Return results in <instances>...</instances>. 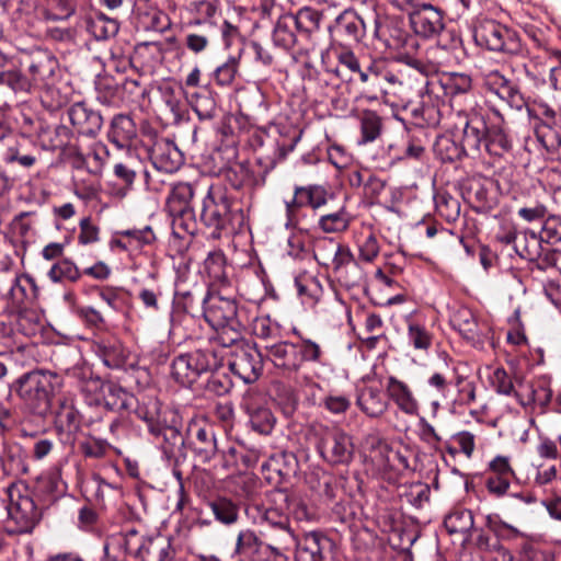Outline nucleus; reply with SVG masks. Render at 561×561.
<instances>
[{"mask_svg": "<svg viewBox=\"0 0 561 561\" xmlns=\"http://www.w3.org/2000/svg\"><path fill=\"white\" fill-rule=\"evenodd\" d=\"M328 195L322 185L295 186L293 198L286 202V228H297L307 217L306 208L314 211L324 206Z\"/></svg>", "mask_w": 561, "mask_h": 561, "instance_id": "9d476101", "label": "nucleus"}, {"mask_svg": "<svg viewBox=\"0 0 561 561\" xmlns=\"http://www.w3.org/2000/svg\"><path fill=\"white\" fill-rule=\"evenodd\" d=\"M261 456L262 450L260 448L240 444L239 447H229L221 454V467L227 471L242 472L254 468Z\"/></svg>", "mask_w": 561, "mask_h": 561, "instance_id": "473e14b6", "label": "nucleus"}, {"mask_svg": "<svg viewBox=\"0 0 561 561\" xmlns=\"http://www.w3.org/2000/svg\"><path fill=\"white\" fill-rule=\"evenodd\" d=\"M247 414L252 431L265 436L272 434L276 425V417L270 408L260 404H248Z\"/></svg>", "mask_w": 561, "mask_h": 561, "instance_id": "603ef678", "label": "nucleus"}, {"mask_svg": "<svg viewBox=\"0 0 561 561\" xmlns=\"http://www.w3.org/2000/svg\"><path fill=\"white\" fill-rule=\"evenodd\" d=\"M298 35L293 13L278 14L272 33L274 45L286 51L296 46L302 47L305 44Z\"/></svg>", "mask_w": 561, "mask_h": 561, "instance_id": "c9c22d12", "label": "nucleus"}, {"mask_svg": "<svg viewBox=\"0 0 561 561\" xmlns=\"http://www.w3.org/2000/svg\"><path fill=\"white\" fill-rule=\"evenodd\" d=\"M102 403L111 412H130L136 403V398L122 386L107 381Z\"/></svg>", "mask_w": 561, "mask_h": 561, "instance_id": "49530a36", "label": "nucleus"}, {"mask_svg": "<svg viewBox=\"0 0 561 561\" xmlns=\"http://www.w3.org/2000/svg\"><path fill=\"white\" fill-rule=\"evenodd\" d=\"M515 250L522 259L528 260L534 265L531 271L537 270L545 272L550 267L559 268L561 265L553 249L540 252L538 249H530V247L526 244L522 250H519L518 245H515Z\"/></svg>", "mask_w": 561, "mask_h": 561, "instance_id": "5fc2aeb1", "label": "nucleus"}, {"mask_svg": "<svg viewBox=\"0 0 561 561\" xmlns=\"http://www.w3.org/2000/svg\"><path fill=\"white\" fill-rule=\"evenodd\" d=\"M335 548L332 539L321 533L312 531L297 541L295 561H333Z\"/></svg>", "mask_w": 561, "mask_h": 561, "instance_id": "6ab92c4d", "label": "nucleus"}, {"mask_svg": "<svg viewBox=\"0 0 561 561\" xmlns=\"http://www.w3.org/2000/svg\"><path fill=\"white\" fill-rule=\"evenodd\" d=\"M351 252L347 245L337 242L333 238H318L313 243L314 260L321 266H332V270L340 263L342 254Z\"/></svg>", "mask_w": 561, "mask_h": 561, "instance_id": "ea45409f", "label": "nucleus"}, {"mask_svg": "<svg viewBox=\"0 0 561 561\" xmlns=\"http://www.w3.org/2000/svg\"><path fill=\"white\" fill-rule=\"evenodd\" d=\"M100 422H102L101 416L84 419L72 400H59L58 408L55 412V424L60 432H65L68 435H76L80 432L82 425L95 432L98 431L96 425Z\"/></svg>", "mask_w": 561, "mask_h": 561, "instance_id": "412c9836", "label": "nucleus"}, {"mask_svg": "<svg viewBox=\"0 0 561 561\" xmlns=\"http://www.w3.org/2000/svg\"><path fill=\"white\" fill-rule=\"evenodd\" d=\"M227 289L206 291L202 299L205 321L218 332V340L225 347L242 340L248 323L247 308L239 306L236 298L225 294Z\"/></svg>", "mask_w": 561, "mask_h": 561, "instance_id": "f257e3e1", "label": "nucleus"}, {"mask_svg": "<svg viewBox=\"0 0 561 561\" xmlns=\"http://www.w3.org/2000/svg\"><path fill=\"white\" fill-rule=\"evenodd\" d=\"M439 85V90L453 102L457 98L471 94L473 91V81L470 75L463 72H449L440 80L434 81Z\"/></svg>", "mask_w": 561, "mask_h": 561, "instance_id": "a18cd8bd", "label": "nucleus"}, {"mask_svg": "<svg viewBox=\"0 0 561 561\" xmlns=\"http://www.w3.org/2000/svg\"><path fill=\"white\" fill-rule=\"evenodd\" d=\"M360 142L369 144L378 139L383 130L382 117L375 111L365 110L359 117Z\"/></svg>", "mask_w": 561, "mask_h": 561, "instance_id": "680f3d73", "label": "nucleus"}, {"mask_svg": "<svg viewBox=\"0 0 561 561\" xmlns=\"http://www.w3.org/2000/svg\"><path fill=\"white\" fill-rule=\"evenodd\" d=\"M135 558L141 561H181L170 538L161 535L145 539L138 534Z\"/></svg>", "mask_w": 561, "mask_h": 561, "instance_id": "5701e85b", "label": "nucleus"}, {"mask_svg": "<svg viewBox=\"0 0 561 561\" xmlns=\"http://www.w3.org/2000/svg\"><path fill=\"white\" fill-rule=\"evenodd\" d=\"M439 85L425 79L424 87L420 90V103L411 110L414 118L430 127L439 125L443 114L440 105L444 101L439 96Z\"/></svg>", "mask_w": 561, "mask_h": 561, "instance_id": "f3484780", "label": "nucleus"}, {"mask_svg": "<svg viewBox=\"0 0 561 561\" xmlns=\"http://www.w3.org/2000/svg\"><path fill=\"white\" fill-rule=\"evenodd\" d=\"M186 448L203 463H208L217 454V439L211 427L190 425L186 433Z\"/></svg>", "mask_w": 561, "mask_h": 561, "instance_id": "b1692460", "label": "nucleus"}, {"mask_svg": "<svg viewBox=\"0 0 561 561\" xmlns=\"http://www.w3.org/2000/svg\"><path fill=\"white\" fill-rule=\"evenodd\" d=\"M462 195L477 214L486 215L497 206V197L492 190V184L481 180L470 181Z\"/></svg>", "mask_w": 561, "mask_h": 561, "instance_id": "2f4dec72", "label": "nucleus"}, {"mask_svg": "<svg viewBox=\"0 0 561 561\" xmlns=\"http://www.w3.org/2000/svg\"><path fill=\"white\" fill-rule=\"evenodd\" d=\"M150 436L165 459L186 460V437L180 431L175 416L168 419L159 426V433L152 432Z\"/></svg>", "mask_w": 561, "mask_h": 561, "instance_id": "dca6fc26", "label": "nucleus"}, {"mask_svg": "<svg viewBox=\"0 0 561 561\" xmlns=\"http://www.w3.org/2000/svg\"><path fill=\"white\" fill-rule=\"evenodd\" d=\"M220 359L213 348H197L175 356L171 376L182 387L191 388L203 375L218 369Z\"/></svg>", "mask_w": 561, "mask_h": 561, "instance_id": "423d86ee", "label": "nucleus"}, {"mask_svg": "<svg viewBox=\"0 0 561 561\" xmlns=\"http://www.w3.org/2000/svg\"><path fill=\"white\" fill-rule=\"evenodd\" d=\"M473 39L480 47L508 56L526 50L518 32L495 20L480 22L473 30Z\"/></svg>", "mask_w": 561, "mask_h": 561, "instance_id": "0eeeda50", "label": "nucleus"}, {"mask_svg": "<svg viewBox=\"0 0 561 561\" xmlns=\"http://www.w3.org/2000/svg\"><path fill=\"white\" fill-rule=\"evenodd\" d=\"M37 290L34 279L26 275L15 276L9 290L11 306L19 313V330L23 331L24 334H30V332L24 331L23 322L27 320L24 309L34 302L37 297Z\"/></svg>", "mask_w": 561, "mask_h": 561, "instance_id": "4be33fe9", "label": "nucleus"}, {"mask_svg": "<svg viewBox=\"0 0 561 561\" xmlns=\"http://www.w3.org/2000/svg\"><path fill=\"white\" fill-rule=\"evenodd\" d=\"M57 67V59L48 54L41 53L32 56L27 73L32 89L49 87Z\"/></svg>", "mask_w": 561, "mask_h": 561, "instance_id": "f704fd0d", "label": "nucleus"}, {"mask_svg": "<svg viewBox=\"0 0 561 561\" xmlns=\"http://www.w3.org/2000/svg\"><path fill=\"white\" fill-rule=\"evenodd\" d=\"M85 28L95 39L105 41L117 34L119 23L116 19L96 11L85 19Z\"/></svg>", "mask_w": 561, "mask_h": 561, "instance_id": "3c124183", "label": "nucleus"}, {"mask_svg": "<svg viewBox=\"0 0 561 561\" xmlns=\"http://www.w3.org/2000/svg\"><path fill=\"white\" fill-rule=\"evenodd\" d=\"M194 196V187L190 183L174 185L167 198L165 209L168 213H179L182 208L191 207Z\"/></svg>", "mask_w": 561, "mask_h": 561, "instance_id": "338daca9", "label": "nucleus"}, {"mask_svg": "<svg viewBox=\"0 0 561 561\" xmlns=\"http://www.w3.org/2000/svg\"><path fill=\"white\" fill-rule=\"evenodd\" d=\"M137 543L138 531L135 529L108 536L103 546V561H127L129 556L136 557Z\"/></svg>", "mask_w": 561, "mask_h": 561, "instance_id": "c85d7f7f", "label": "nucleus"}, {"mask_svg": "<svg viewBox=\"0 0 561 561\" xmlns=\"http://www.w3.org/2000/svg\"><path fill=\"white\" fill-rule=\"evenodd\" d=\"M314 447L321 458L332 466L348 465L354 458L352 436L339 427L319 425L312 428Z\"/></svg>", "mask_w": 561, "mask_h": 561, "instance_id": "6e6552de", "label": "nucleus"}, {"mask_svg": "<svg viewBox=\"0 0 561 561\" xmlns=\"http://www.w3.org/2000/svg\"><path fill=\"white\" fill-rule=\"evenodd\" d=\"M225 178L234 190H241L245 186L255 188L265 184L266 172L256 173L249 164L236 163L226 169Z\"/></svg>", "mask_w": 561, "mask_h": 561, "instance_id": "a19ab883", "label": "nucleus"}, {"mask_svg": "<svg viewBox=\"0 0 561 561\" xmlns=\"http://www.w3.org/2000/svg\"><path fill=\"white\" fill-rule=\"evenodd\" d=\"M356 403L360 411L371 419L381 417L389 408V402L377 387H364L358 396Z\"/></svg>", "mask_w": 561, "mask_h": 561, "instance_id": "c03bdc74", "label": "nucleus"}, {"mask_svg": "<svg viewBox=\"0 0 561 561\" xmlns=\"http://www.w3.org/2000/svg\"><path fill=\"white\" fill-rule=\"evenodd\" d=\"M297 342L280 341L264 347L265 358L282 370L284 376H290L299 371L304 363H321L323 351L321 346L306 337L300 331L294 329Z\"/></svg>", "mask_w": 561, "mask_h": 561, "instance_id": "7ed1b4c3", "label": "nucleus"}, {"mask_svg": "<svg viewBox=\"0 0 561 561\" xmlns=\"http://www.w3.org/2000/svg\"><path fill=\"white\" fill-rule=\"evenodd\" d=\"M293 15L298 36L301 37L305 45L310 43L321 28L324 19L323 11L312 7H302Z\"/></svg>", "mask_w": 561, "mask_h": 561, "instance_id": "58836bf2", "label": "nucleus"}, {"mask_svg": "<svg viewBox=\"0 0 561 561\" xmlns=\"http://www.w3.org/2000/svg\"><path fill=\"white\" fill-rule=\"evenodd\" d=\"M57 375L49 371L33 370L23 374L12 382L5 381L9 392H16L32 413L46 416L51 409L54 380Z\"/></svg>", "mask_w": 561, "mask_h": 561, "instance_id": "20e7f679", "label": "nucleus"}, {"mask_svg": "<svg viewBox=\"0 0 561 561\" xmlns=\"http://www.w3.org/2000/svg\"><path fill=\"white\" fill-rule=\"evenodd\" d=\"M205 296L202 286L194 285L192 288H181L176 286L173 300L170 322L172 327L182 321V317L190 314L196 316L202 306V299Z\"/></svg>", "mask_w": 561, "mask_h": 561, "instance_id": "a878e982", "label": "nucleus"}, {"mask_svg": "<svg viewBox=\"0 0 561 561\" xmlns=\"http://www.w3.org/2000/svg\"><path fill=\"white\" fill-rule=\"evenodd\" d=\"M474 525L473 514L465 507H454L444 518L448 534H467Z\"/></svg>", "mask_w": 561, "mask_h": 561, "instance_id": "bf43d9fd", "label": "nucleus"}, {"mask_svg": "<svg viewBox=\"0 0 561 561\" xmlns=\"http://www.w3.org/2000/svg\"><path fill=\"white\" fill-rule=\"evenodd\" d=\"M0 85H5L15 93H30L33 90L27 73L15 68L12 60L10 66L0 71Z\"/></svg>", "mask_w": 561, "mask_h": 561, "instance_id": "0e129e2a", "label": "nucleus"}, {"mask_svg": "<svg viewBox=\"0 0 561 561\" xmlns=\"http://www.w3.org/2000/svg\"><path fill=\"white\" fill-rule=\"evenodd\" d=\"M230 270L221 250L209 252L203 264V271L209 279L206 291L228 289L231 286Z\"/></svg>", "mask_w": 561, "mask_h": 561, "instance_id": "c756f323", "label": "nucleus"}, {"mask_svg": "<svg viewBox=\"0 0 561 561\" xmlns=\"http://www.w3.org/2000/svg\"><path fill=\"white\" fill-rule=\"evenodd\" d=\"M191 103L192 108L201 121L214 119L220 113L216 99L209 91L195 93Z\"/></svg>", "mask_w": 561, "mask_h": 561, "instance_id": "774afa93", "label": "nucleus"}, {"mask_svg": "<svg viewBox=\"0 0 561 561\" xmlns=\"http://www.w3.org/2000/svg\"><path fill=\"white\" fill-rule=\"evenodd\" d=\"M328 31L335 41L347 46L357 45L366 35V21L357 11L346 9L328 26Z\"/></svg>", "mask_w": 561, "mask_h": 561, "instance_id": "ddd939ff", "label": "nucleus"}, {"mask_svg": "<svg viewBox=\"0 0 561 561\" xmlns=\"http://www.w3.org/2000/svg\"><path fill=\"white\" fill-rule=\"evenodd\" d=\"M339 283L347 289L358 287L364 279V273L353 253L342 254L340 263L333 268Z\"/></svg>", "mask_w": 561, "mask_h": 561, "instance_id": "09e8293b", "label": "nucleus"}, {"mask_svg": "<svg viewBox=\"0 0 561 561\" xmlns=\"http://www.w3.org/2000/svg\"><path fill=\"white\" fill-rule=\"evenodd\" d=\"M535 136L547 152L556 153L561 159V125L550 122L536 123Z\"/></svg>", "mask_w": 561, "mask_h": 561, "instance_id": "864d4df0", "label": "nucleus"}, {"mask_svg": "<svg viewBox=\"0 0 561 561\" xmlns=\"http://www.w3.org/2000/svg\"><path fill=\"white\" fill-rule=\"evenodd\" d=\"M410 26L415 37L434 39L445 24V12L431 3H422L410 12Z\"/></svg>", "mask_w": 561, "mask_h": 561, "instance_id": "2eb2a0df", "label": "nucleus"}, {"mask_svg": "<svg viewBox=\"0 0 561 561\" xmlns=\"http://www.w3.org/2000/svg\"><path fill=\"white\" fill-rule=\"evenodd\" d=\"M283 497V504L277 506H264L260 504L254 505V510L257 512L262 523H265L271 528L283 533L285 541L295 542V534L290 527V518L288 513L287 496L280 494Z\"/></svg>", "mask_w": 561, "mask_h": 561, "instance_id": "cd10ccee", "label": "nucleus"}, {"mask_svg": "<svg viewBox=\"0 0 561 561\" xmlns=\"http://www.w3.org/2000/svg\"><path fill=\"white\" fill-rule=\"evenodd\" d=\"M134 410L137 419L146 424L149 435L152 432L159 433V426L169 417V413L162 409V403L156 397H144L141 401L136 400Z\"/></svg>", "mask_w": 561, "mask_h": 561, "instance_id": "e433bc0d", "label": "nucleus"}, {"mask_svg": "<svg viewBox=\"0 0 561 561\" xmlns=\"http://www.w3.org/2000/svg\"><path fill=\"white\" fill-rule=\"evenodd\" d=\"M1 461L4 472L8 474L20 476L28 472V465L20 444L7 446Z\"/></svg>", "mask_w": 561, "mask_h": 561, "instance_id": "13d9d810", "label": "nucleus"}, {"mask_svg": "<svg viewBox=\"0 0 561 561\" xmlns=\"http://www.w3.org/2000/svg\"><path fill=\"white\" fill-rule=\"evenodd\" d=\"M263 357L265 353L255 347H241L232 354L229 369L244 383H253L263 373Z\"/></svg>", "mask_w": 561, "mask_h": 561, "instance_id": "aec40b11", "label": "nucleus"}, {"mask_svg": "<svg viewBox=\"0 0 561 561\" xmlns=\"http://www.w3.org/2000/svg\"><path fill=\"white\" fill-rule=\"evenodd\" d=\"M73 131L64 124L49 125L46 121L38 126L37 142L43 150H60L65 157L73 158L77 167L85 162L79 146L72 142Z\"/></svg>", "mask_w": 561, "mask_h": 561, "instance_id": "9b49d317", "label": "nucleus"}, {"mask_svg": "<svg viewBox=\"0 0 561 561\" xmlns=\"http://www.w3.org/2000/svg\"><path fill=\"white\" fill-rule=\"evenodd\" d=\"M266 549V543L252 529H242L237 536L232 557L238 558L237 561H261V550Z\"/></svg>", "mask_w": 561, "mask_h": 561, "instance_id": "37998d69", "label": "nucleus"}, {"mask_svg": "<svg viewBox=\"0 0 561 561\" xmlns=\"http://www.w3.org/2000/svg\"><path fill=\"white\" fill-rule=\"evenodd\" d=\"M488 136H485L484 148L490 154L503 156L512 149V140L503 127L502 116L491 115L488 126Z\"/></svg>", "mask_w": 561, "mask_h": 561, "instance_id": "79ce46f5", "label": "nucleus"}, {"mask_svg": "<svg viewBox=\"0 0 561 561\" xmlns=\"http://www.w3.org/2000/svg\"><path fill=\"white\" fill-rule=\"evenodd\" d=\"M107 138L118 149H130L137 141V126L126 114H116L111 121Z\"/></svg>", "mask_w": 561, "mask_h": 561, "instance_id": "72a5a7b5", "label": "nucleus"}, {"mask_svg": "<svg viewBox=\"0 0 561 561\" xmlns=\"http://www.w3.org/2000/svg\"><path fill=\"white\" fill-rule=\"evenodd\" d=\"M5 149L1 152V160L5 164H19L23 169H32L39 160L41 152H27L14 137L5 142Z\"/></svg>", "mask_w": 561, "mask_h": 561, "instance_id": "8fccbe9b", "label": "nucleus"}, {"mask_svg": "<svg viewBox=\"0 0 561 561\" xmlns=\"http://www.w3.org/2000/svg\"><path fill=\"white\" fill-rule=\"evenodd\" d=\"M450 325L470 344L483 343L477 318L468 307H460L454 311L450 317Z\"/></svg>", "mask_w": 561, "mask_h": 561, "instance_id": "4c0bfd02", "label": "nucleus"}, {"mask_svg": "<svg viewBox=\"0 0 561 561\" xmlns=\"http://www.w3.org/2000/svg\"><path fill=\"white\" fill-rule=\"evenodd\" d=\"M490 547V545L488 546ZM493 561H538L539 550L526 536L522 538L515 552L505 546L491 545Z\"/></svg>", "mask_w": 561, "mask_h": 561, "instance_id": "de8ad7c7", "label": "nucleus"}, {"mask_svg": "<svg viewBox=\"0 0 561 561\" xmlns=\"http://www.w3.org/2000/svg\"><path fill=\"white\" fill-rule=\"evenodd\" d=\"M47 276L53 283H77L82 273L70 259L64 257L51 265Z\"/></svg>", "mask_w": 561, "mask_h": 561, "instance_id": "69168bd1", "label": "nucleus"}, {"mask_svg": "<svg viewBox=\"0 0 561 561\" xmlns=\"http://www.w3.org/2000/svg\"><path fill=\"white\" fill-rule=\"evenodd\" d=\"M374 37L392 51L416 53L420 48L419 39L407 28L404 20L398 16L375 15Z\"/></svg>", "mask_w": 561, "mask_h": 561, "instance_id": "1a4fd4ad", "label": "nucleus"}, {"mask_svg": "<svg viewBox=\"0 0 561 561\" xmlns=\"http://www.w3.org/2000/svg\"><path fill=\"white\" fill-rule=\"evenodd\" d=\"M485 527L489 533H481L478 535L476 543L479 550L489 553L493 558L491 546H504V542L514 541L524 538L525 534L516 527L504 522L500 515L490 514L485 517Z\"/></svg>", "mask_w": 561, "mask_h": 561, "instance_id": "4468645a", "label": "nucleus"}, {"mask_svg": "<svg viewBox=\"0 0 561 561\" xmlns=\"http://www.w3.org/2000/svg\"><path fill=\"white\" fill-rule=\"evenodd\" d=\"M245 222L243 209L222 185H210L199 209V224L210 230L213 239L241 230Z\"/></svg>", "mask_w": 561, "mask_h": 561, "instance_id": "f03ea898", "label": "nucleus"}, {"mask_svg": "<svg viewBox=\"0 0 561 561\" xmlns=\"http://www.w3.org/2000/svg\"><path fill=\"white\" fill-rule=\"evenodd\" d=\"M215 519L225 526L234 525L239 520L240 506L231 499L217 497L209 502Z\"/></svg>", "mask_w": 561, "mask_h": 561, "instance_id": "052dcab7", "label": "nucleus"}, {"mask_svg": "<svg viewBox=\"0 0 561 561\" xmlns=\"http://www.w3.org/2000/svg\"><path fill=\"white\" fill-rule=\"evenodd\" d=\"M433 151L435 157L444 163L455 162L470 156L462 142L458 144L450 136L445 135L436 138Z\"/></svg>", "mask_w": 561, "mask_h": 561, "instance_id": "6e6d98bb", "label": "nucleus"}, {"mask_svg": "<svg viewBox=\"0 0 561 561\" xmlns=\"http://www.w3.org/2000/svg\"><path fill=\"white\" fill-rule=\"evenodd\" d=\"M5 492L9 500L7 531L11 535L31 533L41 519L42 507L25 486L11 483Z\"/></svg>", "mask_w": 561, "mask_h": 561, "instance_id": "39448f33", "label": "nucleus"}, {"mask_svg": "<svg viewBox=\"0 0 561 561\" xmlns=\"http://www.w3.org/2000/svg\"><path fill=\"white\" fill-rule=\"evenodd\" d=\"M153 168L164 173L176 172L184 163V156L174 141L154 137L146 149Z\"/></svg>", "mask_w": 561, "mask_h": 561, "instance_id": "a211bd4d", "label": "nucleus"}, {"mask_svg": "<svg viewBox=\"0 0 561 561\" xmlns=\"http://www.w3.org/2000/svg\"><path fill=\"white\" fill-rule=\"evenodd\" d=\"M103 363L108 368L119 369L127 360V351L123 343L116 339L103 341L100 346Z\"/></svg>", "mask_w": 561, "mask_h": 561, "instance_id": "e2e57ef3", "label": "nucleus"}, {"mask_svg": "<svg viewBox=\"0 0 561 561\" xmlns=\"http://www.w3.org/2000/svg\"><path fill=\"white\" fill-rule=\"evenodd\" d=\"M462 116L465 123L461 142L471 157L479 156L488 136L491 115L483 108H472L462 113Z\"/></svg>", "mask_w": 561, "mask_h": 561, "instance_id": "f8f14e48", "label": "nucleus"}, {"mask_svg": "<svg viewBox=\"0 0 561 561\" xmlns=\"http://www.w3.org/2000/svg\"><path fill=\"white\" fill-rule=\"evenodd\" d=\"M435 209L439 217L447 222H455L461 211V204L457 197L446 190H439L434 195Z\"/></svg>", "mask_w": 561, "mask_h": 561, "instance_id": "4d7b16f0", "label": "nucleus"}, {"mask_svg": "<svg viewBox=\"0 0 561 561\" xmlns=\"http://www.w3.org/2000/svg\"><path fill=\"white\" fill-rule=\"evenodd\" d=\"M68 117L78 134L87 137H95L102 126L103 116L87 102H77L68 108Z\"/></svg>", "mask_w": 561, "mask_h": 561, "instance_id": "393cba45", "label": "nucleus"}, {"mask_svg": "<svg viewBox=\"0 0 561 561\" xmlns=\"http://www.w3.org/2000/svg\"><path fill=\"white\" fill-rule=\"evenodd\" d=\"M386 394L405 415H419L420 404L410 386L396 376H389L385 385Z\"/></svg>", "mask_w": 561, "mask_h": 561, "instance_id": "7c9ffc66", "label": "nucleus"}, {"mask_svg": "<svg viewBox=\"0 0 561 561\" xmlns=\"http://www.w3.org/2000/svg\"><path fill=\"white\" fill-rule=\"evenodd\" d=\"M484 84L489 91L495 93L512 108L522 110L527 104L518 84L504 77L499 70H492L486 73Z\"/></svg>", "mask_w": 561, "mask_h": 561, "instance_id": "bb28decb", "label": "nucleus"}]
</instances>
